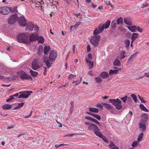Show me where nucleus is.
Returning a JSON list of instances; mask_svg holds the SVG:
<instances>
[{
    "label": "nucleus",
    "instance_id": "nucleus-48",
    "mask_svg": "<svg viewBox=\"0 0 149 149\" xmlns=\"http://www.w3.org/2000/svg\"><path fill=\"white\" fill-rule=\"evenodd\" d=\"M131 96L133 98L134 102H137V97H136V95L134 94H132L131 95Z\"/></svg>",
    "mask_w": 149,
    "mask_h": 149
},
{
    "label": "nucleus",
    "instance_id": "nucleus-8",
    "mask_svg": "<svg viewBox=\"0 0 149 149\" xmlns=\"http://www.w3.org/2000/svg\"><path fill=\"white\" fill-rule=\"evenodd\" d=\"M19 25L22 27L25 26L27 24L26 20L24 17H21L18 19Z\"/></svg>",
    "mask_w": 149,
    "mask_h": 149
},
{
    "label": "nucleus",
    "instance_id": "nucleus-10",
    "mask_svg": "<svg viewBox=\"0 0 149 149\" xmlns=\"http://www.w3.org/2000/svg\"><path fill=\"white\" fill-rule=\"evenodd\" d=\"M17 17L16 15H11L8 19V23L9 24H13L17 20Z\"/></svg>",
    "mask_w": 149,
    "mask_h": 149
},
{
    "label": "nucleus",
    "instance_id": "nucleus-6",
    "mask_svg": "<svg viewBox=\"0 0 149 149\" xmlns=\"http://www.w3.org/2000/svg\"><path fill=\"white\" fill-rule=\"evenodd\" d=\"M100 38V35H97L96 36H93L91 37V42L94 46L96 47L98 46Z\"/></svg>",
    "mask_w": 149,
    "mask_h": 149
},
{
    "label": "nucleus",
    "instance_id": "nucleus-64",
    "mask_svg": "<svg viewBox=\"0 0 149 149\" xmlns=\"http://www.w3.org/2000/svg\"><path fill=\"white\" fill-rule=\"evenodd\" d=\"M143 7H146L149 6V4L148 3H146L143 4Z\"/></svg>",
    "mask_w": 149,
    "mask_h": 149
},
{
    "label": "nucleus",
    "instance_id": "nucleus-20",
    "mask_svg": "<svg viewBox=\"0 0 149 149\" xmlns=\"http://www.w3.org/2000/svg\"><path fill=\"white\" fill-rule=\"evenodd\" d=\"M12 107V106L11 105L5 104L3 106L2 108L3 110H5L10 109Z\"/></svg>",
    "mask_w": 149,
    "mask_h": 149
},
{
    "label": "nucleus",
    "instance_id": "nucleus-2",
    "mask_svg": "<svg viewBox=\"0 0 149 149\" xmlns=\"http://www.w3.org/2000/svg\"><path fill=\"white\" fill-rule=\"evenodd\" d=\"M17 41L20 43H28L29 42V36L25 33L20 34L17 36Z\"/></svg>",
    "mask_w": 149,
    "mask_h": 149
},
{
    "label": "nucleus",
    "instance_id": "nucleus-61",
    "mask_svg": "<svg viewBox=\"0 0 149 149\" xmlns=\"http://www.w3.org/2000/svg\"><path fill=\"white\" fill-rule=\"evenodd\" d=\"M85 118L86 119L88 120H90V121H92V120L93 119V118H91L90 117H85Z\"/></svg>",
    "mask_w": 149,
    "mask_h": 149
},
{
    "label": "nucleus",
    "instance_id": "nucleus-55",
    "mask_svg": "<svg viewBox=\"0 0 149 149\" xmlns=\"http://www.w3.org/2000/svg\"><path fill=\"white\" fill-rule=\"evenodd\" d=\"M115 145V144L112 142L111 141H110L109 144V146L113 147Z\"/></svg>",
    "mask_w": 149,
    "mask_h": 149
},
{
    "label": "nucleus",
    "instance_id": "nucleus-47",
    "mask_svg": "<svg viewBox=\"0 0 149 149\" xmlns=\"http://www.w3.org/2000/svg\"><path fill=\"white\" fill-rule=\"evenodd\" d=\"M143 77H146L148 78H149V73L148 72V73H145L144 74L143 76L142 77H141L139 78H138L137 79H140L142 78Z\"/></svg>",
    "mask_w": 149,
    "mask_h": 149
},
{
    "label": "nucleus",
    "instance_id": "nucleus-43",
    "mask_svg": "<svg viewBox=\"0 0 149 149\" xmlns=\"http://www.w3.org/2000/svg\"><path fill=\"white\" fill-rule=\"evenodd\" d=\"M139 142H138L137 141H134L133 142V143L132 144V146L133 147H135L137 145H139Z\"/></svg>",
    "mask_w": 149,
    "mask_h": 149
},
{
    "label": "nucleus",
    "instance_id": "nucleus-7",
    "mask_svg": "<svg viewBox=\"0 0 149 149\" xmlns=\"http://www.w3.org/2000/svg\"><path fill=\"white\" fill-rule=\"evenodd\" d=\"M147 122L146 120L144 119L141 120L139 123V127L143 132H145L146 129Z\"/></svg>",
    "mask_w": 149,
    "mask_h": 149
},
{
    "label": "nucleus",
    "instance_id": "nucleus-56",
    "mask_svg": "<svg viewBox=\"0 0 149 149\" xmlns=\"http://www.w3.org/2000/svg\"><path fill=\"white\" fill-rule=\"evenodd\" d=\"M18 94H15V95L10 96L9 98H10L11 100H13L14 98V96L17 97L18 96Z\"/></svg>",
    "mask_w": 149,
    "mask_h": 149
},
{
    "label": "nucleus",
    "instance_id": "nucleus-24",
    "mask_svg": "<svg viewBox=\"0 0 149 149\" xmlns=\"http://www.w3.org/2000/svg\"><path fill=\"white\" fill-rule=\"evenodd\" d=\"M43 2V1L41 0H36L34 3H36V6L38 7L39 6H42L41 4Z\"/></svg>",
    "mask_w": 149,
    "mask_h": 149
},
{
    "label": "nucleus",
    "instance_id": "nucleus-54",
    "mask_svg": "<svg viewBox=\"0 0 149 149\" xmlns=\"http://www.w3.org/2000/svg\"><path fill=\"white\" fill-rule=\"evenodd\" d=\"M101 138H102V139L104 140V141L106 142V143H108V141L107 139L105 137H103V135H102V137H100Z\"/></svg>",
    "mask_w": 149,
    "mask_h": 149
},
{
    "label": "nucleus",
    "instance_id": "nucleus-15",
    "mask_svg": "<svg viewBox=\"0 0 149 149\" xmlns=\"http://www.w3.org/2000/svg\"><path fill=\"white\" fill-rule=\"evenodd\" d=\"M126 56L125 52V51H123L120 53L119 56L118 57L122 59H123Z\"/></svg>",
    "mask_w": 149,
    "mask_h": 149
},
{
    "label": "nucleus",
    "instance_id": "nucleus-53",
    "mask_svg": "<svg viewBox=\"0 0 149 149\" xmlns=\"http://www.w3.org/2000/svg\"><path fill=\"white\" fill-rule=\"evenodd\" d=\"M104 3L105 4L107 5L110 6L111 7H112V4L110 3V2L108 1H105Z\"/></svg>",
    "mask_w": 149,
    "mask_h": 149
},
{
    "label": "nucleus",
    "instance_id": "nucleus-42",
    "mask_svg": "<svg viewBox=\"0 0 149 149\" xmlns=\"http://www.w3.org/2000/svg\"><path fill=\"white\" fill-rule=\"evenodd\" d=\"M101 33L99 29H98V28H97L95 29V30L94 31V35H97L98 34L100 33Z\"/></svg>",
    "mask_w": 149,
    "mask_h": 149
},
{
    "label": "nucleus",
    "instance_id": "nucleus-12",
    "mask_svg": "<svg viewBox=\"0 0 149 149\" xmlns=\"http://www.w3.org/2000/svg\"><path fill=\"white\" fill-rule=\"evenodd\" d=\"M32 68L34 70H36L40 67L37 61L36 60H34L33 61L32 63Z\"/></svg>",
    "mask_w": 149,
    "mask_h": 149
},
{
    "label": "nucleus",
    "instance_id": "nucleus-16",
    "mask_svg": "<svg viewBox=\"0 0 149 149\" xmlns=\"http://www.w3.org/2000/svg\"><path fill=\"white\" fill-rule=\"evenodd\" d=\"M20 73H21L20 76V77L22 79H27L28 77L26 73L23 71H21Z\"/></svg>",
    "mask_w": 149,
    "mask_h": 149
},
{
    "label": "nucleus",
    "instance_id": "nucleus-51",
    "mask_svg": "<svg viewBox=\"0 0 149 149\" xmlns=\"http://www.w3.org/2000/svg\"><path fill=\"white\" fill-rule=\"evenodd\" d=\"M33 92L31 91H22L21 92H20L19 93H32Z\"/></svg>",
    "mask_w": 149,
    "mask_h": 149
},
{
    "label": "nucleus",
    "instance_id": "nucleus-62",
    "mask_svg": "<svg viewBox=\"0 0 149 149\" xmlns=\"http://www.w3.org/2000/svg\"><path fill=\"white\" fill-rule=\"evenodd\" d=\"M91 50V47L89 45H88L87 47V51L88 52H89Z\"/></svg>",
    "mask_w": 149,
    "mask_h": 149
},
{
    "label": "nucleus",
    "instance_id": "nucleus-41",
    "mask_svg": "<svg viewBox=\"0 0 149 149\" xmlns=\"http://www.w3.org/2000/svg\"><path fill=\"white\" fill-rule=\"evenodd\" d=\"M76 77V75L70 74L68 76V79H75Z\"/></svg>",
    "mask_w": 149,
    "mask_h": 149
},
{
    "label": "nucleus",
    "instance_id": "nucleus-19",
    "mask_svg": "<svg viewBox=\"0 0 149 149\" xmlns=\"http://www.w3.org/2000/svg\"><path fill=\"white\" fill-rule=\"evenodd\" d=\"M100 75L103 79L107 78L109 77V74L108 72H102Z\"/></svg>",
    "mask_w": 149,
    "mask_h": 149
},
{
    "label": "nucleus",
    "instance_id": "nucleus-40",
    "mask_svg": "<svg viewBox=\"0 0 149 149\" xmlns=\"http://www.w3.org/2000/svg\"><path fill=\"white\" fill-rule=\"evenodd\" d=\"M104 107L107 109H111V106L108 104L104 103Z\"/></svg>",
    "mask_w": 149,
    "mask_h": 149
},
{
    "label": "nucleus",
    "instance_id": "nucleus-39",
    "mask_svg": "<svg viewBox=\"0 0 149 149\" xmlns=\"http://www.w3.org/2000/svg\"><path fill=\"white\" fill-rule=\"evenodd\" d=\"M123 19L122 17H120L118 18L117 20V24L118 25L121 24L123 23Z\"/></svg>",
    "mask_w": 149,
    "mask_h": 149
},
{
    "label": "nucleus",
    "instance_id": "nucleus-60",
    "mask_svg": "<svg viewBox=\"0 0 149 149\" xmlns=\"http://www.w3.org/2000/svg\"><path fill=\"white\" fill-rule=\"evenodd\" d=\"M32 113V111H31L30 113L29 114V115L28 116H25L24 117V118H30L31 116Z\"/></svg>",
    "mask_w": 149,
    "mask_h": 149
},
{
    "label": "nucleus",
    "instance_id": "nucleus-5",
    "mask_svg": "<svg viewBox=\"0 0 149 149\" xmlns=\"http://www.w3.org/2000/svg\"><path fill=\"white\" fill-rule=\"evenodd\" d=\"M12 10V8L7 6H3L0 8V13L3 15H8Z\"/></svg>",
    "mask_w": 149,
    "mask_h": 149
},
{
    "label": "nucleus",
    "instance_id": "nucleus-21",
    "mask_svg": "<svg viewBox=\"0 0 149 149\" xmlns=\"http://www.w3.org/2000/svg\"><path fill=\"white\" fill-rule=\"evenodd\" d=\"M138 33H133L131 37L132 42H133L138 38Z\"/></svg>",
    "mask_w": 149,
    "mask_h": 149
},
{
    "label": "nucleus",
    "instance_id": "nucleus-49",
    "mask_svg": "<svg viewBox=\"0 0 149 149\" xmlns=\"http://www.w3.org/2000/svg\"><path fill=\"white\" fill-rule=\"evenodd\" d=\"M94 65L93 62L92 61H89V66L90 68H93Z\"/></svg>",
    "mask_w": 149,
    "mask_h": 149
},
{
    "label": "nucleus",
    "instance_id": "nucleus-18",
    "mask_svg": "<svg viewBox=\"0 0 149 149\" xmlns=\"http://www.w3.org/2000/svg\"><path fill=\"white\" fill-rule=\"evenodd\" d=\"M127 27L132 32L136 31L137 29V26H127Z\"/></svg>",
    "mask_w": 149,
    "mask_h": 149
},
{
    "label": "nucleus",
    "instance_id": "nucleus-11",
    "mask_svg": "<svg viewBox=\"0 0 149 149\" xmlns=\"http://www.w3.org/2000/svg\"><path fill=\"white\" fill-rule=\"evenodd\" d=\"M38 36V35L36 33H33L30 35L29 38L30 41L33 42L37 40Z\"/></svg>",
    "mask_w": 149,
    "mask_h": 149
},
{
    "label": "nucleus",
    "instance_id": "nucleus-26",
    "mask_svg": "<svg viewBox=\"0 0 149 149\" xmlns=\"http://www.w3.org/2000/svg\"><path fill=\"white\" fill-rule=\"evenodd\" d=\"M75 135H82V134L80 133L79 134L76 133H74L73 134H67L65 135L64 136V137H66L67 136H73Z\"/></svg>",
    "mask_w": 149,
    "mask_h": 149
},
{
    "label": "nucleus",
    "instance_id": "nucleus-14",
    "mask_svg": "<svg viewBox=\"0 0 149 149\" xmlns=\"http://www.w3.org/2000/svg\"><path fill=\"white\" fill-rule=\"evenodd\" d=\"M50 46L49 45H46L44 47V54L45 55H47L50 49Z\"/></svg>",
    "mask_w": 149,
    "mask_h": 149
},
{
    "label": "nucleus",
    "instance_id": "nucleus-63",
    "mask_svg": "<svg viewBox=\"0 0 149 149\" xmlns=\"http://www.w3.org/2000/svg\"><path fill=\"white\" fill-rule=\"evenodd\" d=\"M136 30L141 33L143 31L142 29H141L139 27H138V28L137 27Z\"/></svg>",
    "mask_w": 149,
    "mask_h": 149
},
{
    "label": "nucleus",
    "instance_id": "nucleus-27",
    "mask_svg": "<svg viewBox=\"0 0 149 149\" xmlns=\"http://www.w3.org/2000/svg\"><path fill=\"white\" fill-rule=\"evenodd\" d=\"M37 40H38L39 43H43L44 42V38L42 36H40L38 37Z\"/></svg>",
    "mask_w": 149,
    "mask_h": 149
},
{
    "label": "nucleus",
    "instance_id": "nucleus-35",
    "mask_svg": "<svg viewBox=\"0 0 149 149\" xmlns=\"http://www.w3.org/2000/svg\"><path fill=\"white\" fill-rule=\"evenodd\" d=\"M130 41L128 40H125L124 44L125 45V47L127 48H128L130 45Z\"/></svg>",
    "mask_w": 149,
    "mask_h": 149
},
{
    "label": "nucleus",
    "instance_id": "nucleus-17",
    "mask_svg": "<svg viewBox=\"0 0 149 149\" xmlns=\"http://www.w3.org/2000/svg\"><path fill=\"white\" fill-rule=\"evenodd\" d=\"M124 21L125 23L128 25H132L131 20L130 18H124Z\"/></svg>",
    "mask_w": 149,
    "mask_h": 149
},
{
    "label": "nucleus",
    "instance_id": "nucleus-29",
    "mask_svg": "<svg viewBox=\"0 0 149 149\" xmlns=\"http://www.w3.org/2000/svg\"><path fill=\"white\" fill-rule=\"evenodd\" d=\"M29 71L31 75L33 77H36L38 74L37 72L33 71L31 69Z\"/></svg>",
    "mask_w": 149,
    "mask_h": 149
},
{
    "label": "nucleus",
    "instance_id": "nucleus-37",
    "mask_svg": "<svg viewBox=\"0 0 149 149\" xmlns=\"http://www.w3.org/2000/svg\"><path fill=\"white\" fill-rule=\"evenodd\" d=\"M110 23V21L109 20H108L104 24V27L105 29H107L109 26Z\"/></svg>",
    "mask_w": 149,
    "mask_h": 149
},
{
    "label": "nucleus",
    "instance_id": "nucleus-3",
    "mask_svg": "<svg viewBox=\"0 0 149 149\" xmlns=\"http://www.w3.org/2000/svg\"><path fill=\"white\" fill-rule=\"evenodd\" d=\"M109 102L113 104L117 109L120 110L122 108V106L121 104V101L118 98L116 99H110L109 100Z\"/></svg>",
    "mask_w": 149,
    "mask_h": 149
},
{
    "label": "nucleus",
    "instance_id": "nucleus-34",
    "mask_svg": "<svg viewBox=\"0 0 149 149\" xmlns=\"http://www.w3.org/2000/svg\"><path fill=\"white\" fill-rule=\"evenodd\" d=\"M143 132H141L139 135L137 139L138 142L141 141V140L143 137Z\"/></svg>",
    "mask_w": 149,
    "mask_h": 149
},
{
    "label": "nucleus",
    "instance_id": "nucleus-33",
    "mask_svg": "<svg viewBox=\"0 0 149 149\" xmlns=\"http://www.w3.org/2000/svg\"><path fill=\"white\" fill-rule=\"evenodd\" d=\"M44 62L45 63L46 65L47 66V68L50 67L52 64V63H50L49 61L47 60V61L44 60Z\"/></svg>",
    "mask_w": 149,
    "mask_h": 149
},
{
    "label": "nucleus",
    "instance_id": "nucleus-23",
    "mask_svg": "<svg viewBox=\"0 0 149 149\" xmlns=\"http://www.w3.org/2000/svg\"><path fill=\"white\" fill-rule=\"evenodd\" d=\"M89 110L90 112H93L96 113H97L99 111V110L98 109L92 107H89Z\"/></svg>",
    "mask_w": 149,
    "mask_h": 149
},
{
    "label": "nucleus",
    "instance_id": "nucleus-38",
    "mask_svg": "<svg viewBox=\"0 0 149 149\" xmlns=\"http://www.w3.org/2000/svg\"><path fill=\"white\" fill-rule=\"evenodd\" d=\"M117 72L118 70H111L109 71V73L110 75H111L113 74H116L117 73Z\"/></svg>",
    "mask_w": 149,
    "mask_h": 149
},
{
    "label": "nucleus",
    "instance_id": "nucleus-32",
    "mask_svg": "<svg viewBox=\"0 0 149 149\" xmlns=\"http://www.w3.org/2000/svg\"><path fill=\"white\" fill-rule=\"evenodd\" d=\"M140 107L142 110L144 111L147 112L148 111V110L145 107L143 104H140Z\"/></svg>",
    "mask_w": 149,
    "mask_h": 149
},
{
    "label": "nucleus",
    "instance_id": "nucleus-59",
    "mask_svg": "<svg viewBox=\"0 0 149 149\" xmlns=\"http://www.w3.org/2000/svg\"><path fill=\"white\" fill-rule=\"evenodd\" d=\"M43 68L44 69V71L43 72V74L45 76L46 74V72H47V68L45 66L43 67Z\"/></svg>",
    "mask_w": 149,
    "mask_h": 149
},
{
    "label": "nucleus",
    "instance_id": "nucleus-45",
    "mask_svg": "<svg viewBox=\"0 0 149 149\" xmlns=\"http://www.w3.org/2000/svg\"><path fill=\"white\" fill-rule=\"evenodd\" d=\"M104 103H98L97 104V106L100 107L101 109H102L104 107Z\"/></svg>",
    "mask_w": 149,
    "mask_h": 149
},
{
    "label": "nucleus",
    "instance_id": "nucleus-22",
    "mask_svg": "<svg viewBox=\"0 0 149 149\" xmlns=\"http://www.w3.org/2000/svg\"><path fill=\"white\" fill-rule=\"evenodd\" d=\"M81 23L80 22H77V23L74 26H70V29L71 30H72L75 29H77L79 25Z\"/></svg>",
    "mask_w": 149,
    "mask_h": 149
},
{
    "label": "nucleus",
    "instance_id": "nucleus-57",
    "mask_svg": "<svg viewBox=\"0 0 149 149\" xmlns=\"http://www.w3.org/2000/svg\"><path fill=\"white\" fill-rule=\"evenodd\" d=\"M24 105V103L23 102H22L18 104L17 105V107L19 108H20L21 107H22Z\"/></svg>",
    "mask_w": 149,
    "mask_h": 149
},
{
    "label": "nucleus",
    "instance_id": "nucleus-30",
    "mask_svg": "<svg viewBox=\"0 0 149 149\" xmlns=\"http://www.w3.org/2000/svg\"><path fill=\"white\" fill-rule=\"evenodd\" d=\"M113 63L115 65L119 66L120 65V61L117 58L115 60Z\"/></svg>",
    "mask_w": 149,
    "mask_h": 149
},
{
    "label": "nucleus",
    "instance_id": "nucleus-36",
    "mask_svg": "<svg viewBox=\"0 0 149 149\" xmlns=\"http://www.w3.org/2000/svg\"><path fill=\"white\" fill-rule=\"evenodd\" d=\"M104 28V25H102V24L100 25L98 28V29H99L100 31V32H102L103 31Z\"/></svg>",
    "mask_w": 149,
    "mask_h": 149
},
{
    "label": "nucleus",
    "instance_id": "nucleus-1",
    "mask_svg": "<svg viewBox=\"0 0 149 149\" xmlns=\"http://www.w3.org/2000/svg\"><path fill=\"white\" fill-rule=\"evenodd\" d=\"M88 129L93 131L94 133L99 137H102V134L97 126L95 124H91L88 126Z\"/></svg>",
    "mask_w": 149,
    "mask_h": 149
},
{
    "label": "nucleus",
    "instance_id": "nucleus-25",
    "mask_svg": "<svg viewBox=\"0 0 149 149\" xmlns=\"http://www.w3.org/2000/svg\"><path fill=\"white\" fill-rule=\"evenodd\" d=\"M94 80L97 83H100L102 81V79L99 77H95Z\"/></svg>",
    "mask_w": 149,
    "mask_h": 149
},
{
    "label": "nucleus",
    "instance_id": "nucleus-31",
    "mask_svg": "<svg viewBox=\"0 0 149 149\" xmlns=\"http://www.w3.org/2000/svg\"><path fill=\"white\" fill-rule=\"evenodd\" d=\"M74 102L72 101L70 102V113H72L73 110L74 109Z\"/></svg>",
    "mask_w": 149,
    "mask_h": 149
},
{
    "label": "nucleus",
    "instance_id": "nucleus-52",
    "mask_svg": "<svg viewBox=\"0 0 149 149\" xmlns=\"http://www.w3.org/2000/svg\"><path fill=\"white\" fill-rule=\"evenodd\" d=\"M92 121L95 123L97 125H100V123L98 121H97L94 118H93Z\"/></svg>",
    "mask_w": 149,
    "mask_h": 149
},
{
    "label": "nucleus",
    "instance_id": "nucleus-4",
    "mask_svg": "<svg viewBox=\"0 0 149 149\" xmlns=\"http://www.w3.org/2000/svg\"><path fill=\"white\" fill-rule=\"evenodd\" d=\"M26 30L30 31L34 29V30L37 32L39 30L38 26L36 25H33L31 22H29L26 24Z\"/></svg>",
    "mask_w": 149,
    "mask_h": 149
},
{
    "label": "nucleus",
    "instance_id": "nucleus-46",
    "mask_svg": "<svg viewBox=\"0 0 149 149\" xmlns=\"http://www.w3.org/2000/svg\"><path fill=\"white\" fill-rule=\"evenodd\" d=\"M23 136V138H24V139H25L26 140L27 139V136L26 134H20L17 137H20V136Z\"/></svg>",
    "mask_w": 149,
    "mask_h": 149
},
{
    "label": "nucleus",
    "instance_id": "nucleus-9",
    "mask_svg": "<svg viewBox=\"0 0 149 149\" xmlns=\"http://www.w3.org/2000/svg\"><path fill=\"white\" fill-rule=\"evenodd\" d=\"M57 53L56 51L52 50L50 51L49 54V60L51 62L54 61L57 57Z\"/></svg>",
    "mask_w": 149,
    "mask_h": 149
},
{
    "label": "nucleus",
    "instance_id": "nucleus-58",
    "mask_svg": "<svg viewBox=\"0 0 149 149\" xmlns=\"http://www.w3.org/2000/svg\"><path fill=\"white\" fill-rule=\"evenodd\" d=\"M111 25L113 26V27H115L116 26V24L115 20L113 21Z\"/></svg>",
    "mask_w": 149,
    "mask_h": 149
},
{
    "label": "nucleus",
    "instance_id": "nucleus-44",
    "mask_svg": "<svg viewBox=\"0 0 149 149\" xmlns=\"http://www.w3.org/2000/svg\"><path fill=\"white\" fill-rule=\"evenodd\" d=\"M93 116L99 120H100L101 119V117L100 116L98 115L93 114Z\"/></svg>",
    "mask_w": 149,
    "mask_h": 149
},
{
    "label": "nucleus",
    "instance_id": "nucleus-13",
    "mask_svg": "<svg viewBox=\"0 0 149 149\" xmlns=\"http://www.w3.org/2000/svg\"><path fill=\"white\" fill-rule=\"evenodd\" d=\"M137 54V52H136L134 54L132 55L129 58L127 63L128 64H131L132 62L133 59L136 57Z\"/></svg>",
    "mask_w": 149,
    "mask_h": 149
},
{
    "label": "nucleus",
    "instance_id": "nucleus-50",
    "mask_svg": "<svg viewBox=\"0 0 149 149\" xmlns=\"http://www.w3.org/2000/svg\"><path fill=\"white\" fill-rule=\"evenodd\" d=\"M127 96H125L124 97H121L120 99L124 102H125L127 99Z\"/></svg>",
    "mask_w": 149,
    "mask_h": 149
},
{
    "label": "nucleus",
    "instance_id": "nucleus-28",
    "mask_svg": "<svg viewBox=\"0 0 149 149\" xmlns=\"http://www.w3.org/2000/svg\"><path fill=\"white\" fill-rule=\"evenodd\" d=\"M31 94H22L19 96L18 98H27Z\"/></svg>",
    "mask_w": 149,
    "mask_h": 149
}]
</instances>
